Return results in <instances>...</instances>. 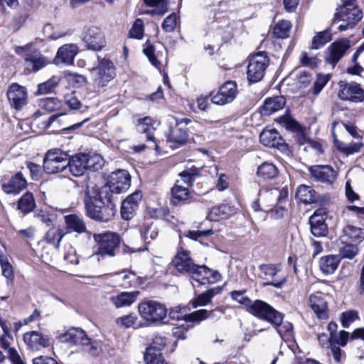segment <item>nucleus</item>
<instances>
[{
  "label": "nucleus",
  "mask_w": 364,
  "mask_h": 364,
  "mask_svg": "<svg viewBox=\"0 0 364 364\" xmlns=\"http://www.w3.org/2000/svg\"><path fill=\"white\" fill-rule=\"evenodd\" d=\"M86 215L91 219L107 223L116 213V205L106 191L97 190L85 199Z\"/></svg>",
  "instance_id": "obj_1"
},
{
  "label": "nucleus",
  "mask_w": 364,
  "mask_h": 364,
  "mask_svg": "<svg viewBox=\"0 0 364 364\" xmlns=\"http://www.w3.org/2000/svg\"><path fill=\"white\" fill-rule=\"evenodd\" d=\"M242 305L245 306L249 313L253 316L265 320L276 326L282 324L284 316L282 313L275 310L267 302L257 299H242Z\"/></svg>",
  "instance_id": "obj_2"
},
{
  "label": "nucleus",
  "mask_w": 364,
  "mask_h": 364,
  "mask_svg": "<svg viewBox=\"0 0 364 364\" xmlns=\"http://www.w3.org/2000/svg\"><path fill=\"white\" fill-rule=\"evenodd\" d=\"M141 317L148 325L165 323L167 309L163 304L154 300H145L138 305Z\"/></svg>",
  "instance_id": "obj_3"
},
{
  "label": "nucleus",
  "mask_w": 364,
  "mask_h": 364,
  "mask_svg": "<svg viewBox=\"0 0 364 364\" xmlns=\"http://www.w3.org/2000/svg\"><path fill=\"white\" fill-rule=\"evenodd\" d=\"M69 154L60 149H50L43 159V169L49 174L62 172L68 168Z\"/></svg>",
  "instance_id": "obj_4"
},
{
  "label": "nucleus",
  "mask_w": 364,
  "mask_h": 364,
  "mask_svg": "<svg viewBox=\"0 0 364 364\" xmlns=\"http://www.w3.org/2000/svg\"><path fill=\"white\" fill-rule=\"evenodd\" d=\"M15 51L24 58V66L29 72H38L48 63L39 51L33 48L32 44L16 46Z\"/></svg>",
  "instance_id": "obj_5"
},
{
  "label": "nucleus",
  "mask_w": 364,
  "mask_h": 364,
  "mask_svg": "<svg viewBox=\"0 0 364 364\" xmlns=\"http://www.w3.org/2000/svg\"><path fill=\"white\" fill-rule=\"evenodd\" d=\"M91 75L95 85L105 87L116 76L114 63L108 58L98 57V63L92 69Z\"/></svg>",
  "instance_id": "obj_6"
},
{
  "label": "nucleus",
  "mask_w": 364,
  "mask_h": 364,
  "mask_svg": "<svg viewBox=\"0 0 364 364\" xmlns=\"http://www.w3.org/2000/svg\"><path fill=\"white\" fill-rule=\"evenodd\" d=\"M94 240L97 244V252L102 256L113 257L121 242V237L114 232L95 234Z\"/></svg>",
  "instance_id": "obj_7"
},
{
  "label": "nucleus",
  "mask_w": 364,
  "mask_h": 364,
  "mask_svg": "<svg viewBox=\"0 0 364 364\" xmlns=\"http://www.w3.org/2000/svg\"><path fill=\"white\" fill-rule=\"evenodd\" d=\"M269 59L264 52H259L249 60L247 79L250 82H257L262 80L269 65Z\"/></svg>",
  "instance_id": "obj_8"
},
{
  "label": "nucleus",
  "mask_w": 364,
  "mask_h": 364,
  "mask_svg": "<svg viewBox=\"0 0 364 364\" xmlns=\"http://www.w3.org/2000/svg\"><path fill=\"white\" fill-rule=\"evenodd\" d=\"M130 185L131 177L128 171L119 170L111 174L108 184L101 187L99 191H106L107 196L112 198V193H122L127 191Z\"/></svg>",
  "instance_id": "obj_9"
},
{
  "label": "nucleus",
  "mask_w": 364,
  "mask_h": 364,
  "mask_svg": "<svg viewBox=\"0 0 364 364\" xmlns=\"http://www.w3.org/2000/svg\"><path fill=\"white\" fill-rule=\"evenodd\" d=\"M172 264L177 272L183 275H188L191 279H193L198 266L193 262L190 251L184 250L183 247L178 250L177 254L172 259Z\"/></svg>",
  "instance_id": "obj_10"
},
{
  "label": "nucleus",
  "mask_w": 364,
  "mask_h": 364,
  "mask_svg": "<svg viewBox=\"0 0 364 364\" xmlns=\"http://www.w3.org/2000/svg\"><path fill=\"white\" fill-rule=\"evenodd\" d=\"M237 85L235 81L228 80L224 82L217 92L210 93V100L213 104L225 105L231 103L237 95Z\"/></svg>",
  "instance_id": "obj_11"
},
{
  "label": "nucleus",
  "mask_w": 364,
  "mask_h": 364,
  "mask_svg": "<svg viewBox=\"0 0 364 364\" xmlns=\"http://www.w3.org/2000/svg\"><path fill=\"white\" fill-rule=\"evenodd\" d=\"M338 85L340 90L338 96L341 100L353 102L364 101V89L360 84L355 82L340 81Z\"/></svg>",
  "instance_id": "obj_12"
},
{
  "label": "nucleus",
  "mask_w": 364,
  "mask_h": 364,
  "mask_svg": "<svg viewBox=\"0 0 364 364\" xmlns=\"http://www.w3.org/2000/svg\"><path fill=\"white\" fill-rule=\"evenodd\" d=\"M6 95L11 107L16 110H21L27 104V90L25 87L17 83H13L9 87Z\"/></svg>",
  "instance_id": "obj_13"
},
{
  "label": "nucleus",
  "mask_w": 364,
  "mask_h": 364,
  "mask_svg": "<svg viewBox=\"0 0 364 364\" xmlns=\"http://www.w3.org/2000/svg\"><path fill=\"white\" fill-rule=\"evenodd\" d=\"M311 178L315 181L331 185L336 179L337 173L329 165H314L309 168Z\"/></svg>",
  "instance_id": "obj_14"
},
{
  "label": "nucleus",
  "mask_w": 364,
  "mask_h": 364,
  "mask_svg": "<svg viewBox=\"0 0 364 364\" xmlns=\"http://www.w3.org/2000/svg\"><path fill=\"white\" fill-rule=\"evenodd\" d=\"M165 134L170 146L173 149L184 145L188 137L186 129L184 126H179V124H173L170 123L168 129Z\"/></svg>",
  "instance_id": "obj_15"
},
{
  "label": "nucleus",
  "mask_w": 364,
  "mask_h": 364,
  "mask_svg": "<svg viewBox=\"0 0 364 364\" xmlns=\"http://www.w3.org/2000/svg\"><path fill=\"white\" fill-rule=\"evenodd\" d=\"M141 191H135L128 196L122 203L120 213L124 220H129L134 218L141 200Z\"/></svg>",
  "instance_id": "obj_16"
},
{
  "label": "nucleus",
  "mask_w": 364,
  "mask_h": 364,
  "mask_svg": "<svg viewBox=\"0 0 364 364\" xmlns=\"http://www.w3.org/2000/svg\"><path fill=\"white\" fill-rule=\"evenodd\" d=\"M348 41L346 40L333 42L326 50L325 61L334 67L344 55L349 48Z\"/></svg>",
  "instance_id": "obj_17"
},
{
  "label": "nucleus",
  "mask_w": 364,
  "mask_h": 364,
  "mask_svg": "<svg viewBox=\"0 0 364 364\" xmlns=\"http://www.w3.org/2000/svg\"><path fill=\"white\" fill-rule=\"evenodd\" d=\"M82 40L90 50H100L105 46V36L97 27L87 29L83 33Z\"/></svg>",
  "instance_id": "obj_18"
},
{
  "label": "nucleus",
  "mask_w": 364,
  "mask_h": 364,
  "mask_svg": "<svg viewBox=\"0 0 364 364\" xmlns=\"http://www.w3.org/2000/svg\"><path fill=\"white\" fill-rule=\"evenodd\" d=\"M259 141L265 146L277 148L282 151L285 150L287 146L279 133L274 129H264L259 135Z\"/></svg>",
  "instance_id": "obj_19"
},
{
  "label": "nucleus",
  "mask_w": 364,
  "mask_h": 364,
  "mask_svg": "<svg viewBox=\"0 0 364 364\" xmlns=\"http://www.w3.org/2000/svg\"><path fill=\"white\" fill-rule=\"evenodd\" d=\"M363 18V12L357 6L345 8V10L340 14V20L345 23L338 27L341 31H346L353 28Z\"/></svg>",
  "instance_id": "obj_20"
},
{
  "label": "nucleus",
  "mask_w": 364,
  "mask_h": 364,
  "mask_svg": "<svg viewBox=\"0 0 364 364\" xmlns=\"http://www.w3.org/2000/svg\"><path fill=\"white\" fill-rule=\"evenodd\" d=\"M323 213V210H317L309 218L311 232L315 237H324L328 233Z\"/></svg>",
  "instance_id": "obj_21"
},
{
  "label": "nucleus",
  "mask_w": 364,
  "mask_h": 364,
  "mask_svg": "<svg viewBox=\"0 0 364 364\" xmlns=\"http://www.w3.org/2000/svg\"><path fill=\"white\" fill-rule=\"evenodd\" d=\"M309 303L318 319L326 320L328 318L327 301L321 293L311 294L309 296Z\"/></svg>",
  "instance_id": "obj_22"
},
{
  "label": "nucleus",
  "mask_w": 364,
  "mask_h": 364,
  "mask_svg": "<svg viewBox=\"0 0 364 364\" xmlns=\"http://www.w3.org/2000/svg\"><path fill=\"white\" fill-rule=\"evenodd\" d=\"M27 181L21 171L13 176L8 183L2 184L3 191L6 194H18L22 190L26 188Z\"/></svg>",
  "instance_id": "obj_23"
},
{
  "label": "nucleus",
  "mask_w": 364,
  "mask_h": 364,
  "mask_svg": "<svg viewBox=\"0 0 364 364\" xmlns=\"http://www.w3.org/2000/svg\"><path fill=\"white\" fill-rule=\"evenodd\" d=\"M23 341L29 348L36 350L48 347L50 345L49 338L36 331L24 333Z\"/></svg>",
  "instance_id": "obj_24"
},
{
  "label": "nucleus",
  "mask_w": 364,
  "mask_h": 364,
  "mask_svg": "<svg viewBox=\"0 0 364 364\" xmlns=\"http://www.w3.org/2000/svg\"><path fill=\"white\" fill-rule=\"evenodd\" d=\"M78 48L75 44L63 45L58 50L55 60L57 64L61 63L65 65H71L73 63Z\"/></svg>",
  "instance_id": "obj_25"
},
{
  "label": "nucleus",
  "mask_w": 364,
  "mask_h": 364,
  "mask_svg": "<svg viewBox=\"0 0 364 364\" xmlns=\"http://www.w3.org/2000/svg\"><path fill=\"white\" fill-rule=\"evenodd\" d=\"M171 203L178 205L190 203L192 201L191 193L187 188L176 184L171 191Z\"/></svg>",
  "instance_id": "obj_26"
},
{
  "label": "nucleus",
  "mask_w": 364,
  "mask_h": 364,
  "mask_svg": "<svg viewBox=\"0 0 364 364\" xmlns=\"http://www.w3.org/2000/svg\"><path fill=\"white\" fill-rule=\"evenodd\" d=\"M85 160V154H77L72 157L69 156V164H68V168L73 176L77 177L83 175L87 169Z\"/></svg>",
  "instance_id": "obj_27"
},
{
  "label": "nucleus",
  "mask_w": 364,
  "mask_h": 364,
  "mask_svg": "<svg viewBox=\"0 0 364 364\" xmlns=\"http://www.w3.org/2000/svg\"><path fill=\"white\" fill-rule=\"evenodd\" d=\"M152 119L149 117H145L139 119L137 123L138 132L146 134V141L151 142L154 145V149L156 151H159V146L156 142L154 136V129L151 127Z\"/></svg>",
  "instance_id": "obj_28"
},
{
  "label": "nucleus",
  "mask_w": 364,
  "mask_h": 364,
  "mask_svg": "<svg viewBox=\"0 0 364 364\" xmlns=\"http://www.w3.org/2000/svg\"><path fill=\"white\" fill-rule=\"evenodd\" d=\"M286 104V100L283 96H277L265 100L261 107L260 112L262 115L269 116L272 114L282 109Z\"/></svg>",
  "instance_id": "obj_29"
},
{
  "label": "nucleus",
  "mask_w": 364,
  "mask_h": 364,
  "mask_svg": "<svg viewBox=\"0 0 364 364\" xmlns=\"http://www.w3.org/2000/svg\"><path fill=\"white\" fill-rule=\"evenodd\" d=\"M296 198L305 204L316 203L319 201L320 196L311 186L301 185L296 193Z\"/></svg>",
  "instance_id": "obj_30"
},
{
  "label": "nucleus",
  "mask_w": 364,
  "mask_h": 364,
  "mask_svg": "<svg viewBox=\"0 0 364 364\" xmlns=\"http://www.w3.org/2000/svg\"><path fill=\"white\" fill-rule=\"evenodd\" d=\"M139 291L122 292L119 294L112 296L110 301L117 309L129 306L136 301Z\"/></svg>",
  "instance_id": "obj_31"
},
{
  "label": "nucleus",
  "mask_w": 364,
  "mask_h": 364,
  "mask_svg": "<svg viewBox=\"0 0 364 364\" xmlns=\"http://www.w3.org/2000/svg\"><path fill=\"white\" fill-rule=\"evenodd\" d=\"M340 261L337 255H326L319 259V267L323 274H333L338 269Z\"/></svg>",
  "instance_id": "obj_32"
},
{
  "label": "nucleus",
  "mask_w": 364,
  "mask_h": 364,
  "mask_svg": "<svg viewBox=\"0 0 364 364\" xmlns=\"http://www.w3.org/2000/svg\"><path fill=\"white\" fill-rule=\"evenodd\" d=\"M65 341L70 342L75 345L82 346L88 342V337L86 333L81 328H72L69 329L64 335Z\"/></svg>",
  "instance_id": "obj_33"
},
{
  "label": "nucleus",
  "mask_w": 364,
  "mask_h": 364,
  "mask_svg": "<svg viewBox=\"0 0 364 364\" xmlns=\"http://www.w3.org/2000/svg\"><path fill=\"white\" fill-rule=\"evenodd\" d=\"M223 288L220 287H214L206 291L198 294L193 301V306L196 308L199 306H205L211 301L213 296L222 292Z\"/></svg>",
  "instance_id": "obj_34"
},
{
  "label": "nucleus",
  "mask_w": 364,
  "mask_h": 364,
  "mask_svg": "<svg viewBox=\"0 0 364 364\" xmlns=\"http://www.w3.org/2000/svg\"><path fill=\"white\" fill-rule=\"evenodd\" d=\"M166 344V338L165 336H156L152 341L149 347L146 350L144 355H148L149 357H159L163 356L161 353L162 349Z\"/></svg>",
  "instance_id": "obj_35"
},
{
  "label": "nucleus",
  "mask_w": 364,
  "mask_h": 364,
  "mask_svg": "<svg viewBox=\"0 0 364 364\" xmlns=\"http://www.w3.org/2000/svg\"><path fill=\"white\" fill-rule=\"evenodd\" d=\"M331 41V29L328 28L323 31L316 33L313 37L310 49L318 50Z\"/></svg>",
  "instance_id": "obj_36"
},
{
  "label": "nucleus",
  "mask_w": 364,
  "mask_h": 364,
  "mask_svg": "<svg viewBox=\"0 0 364 364\" xmlns=\"http://www.w3.org/2000/svg\"><path fill=\"white\" fill-rule=\"evenodd\" d=\"M65 220L68 232L75 231L77 233H82L86 231L84 221L76 215H66Z\"/></svg>",
  "instance_id": "obj_37"
},
{
  "label": "nucleus",
  "mask_w": 364,
  "mask_h": 364,
  "mask_svg": "<svg viewBox=\"0 0 364 364\" xmlns=\"http://www.w3.org/2000/svg\"><path fill=\"white\" fill-rule=\"evenodd\" d=\"M35 207V200L33 194L30 192L23 194L18 200V209L23 214L31 213Z\"/></svg>",
  "instance_id": "obj_38"
},
{
  "label": "nucleus",
  "mask_w": 364,
  "mask_h": 364,
  "mask_svg": "<svg viewBox=\"0 0 364 364\" xmlns=\"http://www.w3.org/2000/svg\"><path fill=\"white\" fill-rule=\"evenodd\" d=\"M66 232L58 227L48 230L45 235V240L48 244L53 245L55 248L59 247L60 242Z\"/></svg>",
  "instance_id": "obj_39"
},
{
  "label": "nucleus",
  "mask_w": 364,
  "mask_h": 364,
  "mask_svg": "<svg viewBox=\"0 0 364 364\" xmlns=\"http://www.w3.org/2000/svg\"><path fill=\"white\" fill-rule=\"evenodd\" d=\"M278 169L272 163L264 162L257 168L258 176L264 179H272L278 175Z\"/></svg>",
  "instance_id": "obj_40"
},
{
  "label": "nucleus",
  "mask_w": 364,
  "mask_h": 364,
  "mask_svg": "<svg viewBox=\"0 0 364 364\" xmlns=\"http://www.w3.org/2000/svg\"><path fill=\"white\" fill-rule=\"evenodd\" d=\"M212 269L205 265H198L194 274L193 280L197 282L200 285H205L210 284V275Z\"/></svg>",
  "instance_id": "obj_41"
},
{
  "label": "nucleus",
  "mask_w": 364,
  "mask_h": 364,
  "mask_svg": "<svg viewBox=\"0 0 364 364\" xmlns=\"http://www.w3.org/2000/svg\"><path fill=\"white\" fill-rule=\"evenodd\" d=\"M259 269L262 274L261 277L264 280L273 279L281 271L280 265L274 264H262L259 266Z\"/></svg>",
  "instance_id": "obj_42"
},
{
  "label": "nucleus",
  "mask_w": 364,
  "mask_h": 364,
  "mask_svg": "<svg viewBox=\"0 0 364 364\" xmlns=\"http://www.w3.org/2000/svg\"><path fill=\"white\" fill-rule=\"evenodd\" d=\"M259 196L262 197L263 202L267 203V208H269L267 210H271L281 197V194H279L277 191H259Z\"/></svg>",
  "instance_id": "obj_43"
},
{
  "label": "nucleus",
  "mask_w": 364,
  "mask_h": 364,
  "mask_svg": "<svg viewBox=\"0 0 364 364\" xmlns=\"http://www.w3.org/2000/svg\"><path fill=\"white\" fill-rule=\"evenodd\" d=\"M291 23L289 21L282 20L275 24L273 33L277 38H284L289 36Z\"/></svg>",
  "instance_id": "obj_44"
},
{
  "label": "nucleus",
  "mask_w": 364,
  "mask_h": 364,
  "mask_svg": "<svg viewBox=\"0 0 364 364\" xmlns=\"http://www.w3.org/2000/svg\"><path fill=\"white\" fill-rule=\"evenodd\" d=\"M158 228L153 223L145 224L141 230V235L145 243L148 244L158 236Z\"/></svg>",
  "instance_id": "obj_45"
},
{
  "label": "nucleus",
  "mask_w": 364,
  "mask_h": 364,
  "mask_svg": "<svg viewBox=\"0 0 364 364\" xmlns=\"http://www.w3.org/2000/svg\"><path fill=\"white\" fill-rule=\"evenodd\" d=\"M343 232L346 235L353 241L361 242L364 239V229L351 225H346Z\"/></svg>",
  "instance_id": "obj_46"
},
{
  "label": "nucleus",
  "mask_w": 364,
  "mask_h": 364,
  "mask_svg": "<svg viewBox=\"0 0 364 364\" xmlns=\"http://www.w3.org/2000/svg\"><path fill=\"white\" fill-rule=\"evenodd\" d=\"M58 84V80L53 77L48 80L38 84L37 95H44L52 92Z\"/></svg>",
  "instance_id": "obj_47"
},
{
  "label": "nucleus",
  "mask_w": 364,
  "mask_h": 364,
  "mask_svg": "<svg viewBox=\"0 0 364 364\" xmlns=\"http://www.w3.org/2000/svg\"><path fill=\"white\" fill-rule=\"evenodd\" d=\"M341 258L352 259L358 253L357 245L353 244H345L339 250Z\"/></svg>",
  "instance_id": "obj_48"
},
{
  "label": "nucleus",
  "mask_w": 364,
  "mask_h": 364,
  "mask_svg": "<svg viewBox=\"0 0 364 364\" xmlns=\"http://www.w3.org/2000/svg\"><path fill=\"white\" fill-rule=\"evenodd\" d=\"M359 318L358 313L355 310L343 312L341 315V321L343 328H348L350 325Z\"/></svg>",
  "instance_id": "obj_49"
},
{
  "label": "nucleus",
  "mask_w": 364,
  "mask_h": 364,
  "mask_svg": "<svg viewBox=\"0 0 364 364\" xmlns=\"http://www.w3.org/2000/svg\"><path fill=\"white\" fill-rule=\"evenodd\" d=\"M41 106L45 110L51 112L61 107V102L56 97H48L42 100Z\"/></svg>",
  "instance_id": "obj_50"
},
{
  "label": "nucleus",
  "mask_w": 364,
  "mask_h": 364,
  "mask_svg": "<svg viewBox=\"0 0 364 364\" xmlns=\"http://www.w3.org/2000/svg\"><path fill=\"white\" fill-rule=\"evenodd\" d=\"M144 34V24L143 21L140 18H137L132 28L129 32V37L136 39H141Z\"/></svg>",
  "instance_id": "obj_51"
},
{
  "label": "nucleus",
  "mask_w": 364,
  "mask_h": 364,
  "mask_svg": "<svg viewBox=\"0 0 364 364\" xmlns=\"http://www.w3.org/2000/svg\"><path fill=\"white\" fill-rule=\"evenodd\" d=\"M136 320V315L134 313H131L129 314L117 318L116 319V323L119 327L128 328L134 326Z\"/></svg>",
  "instance_id": "obj_52"
},
{
  "label": "nucleus",
  "mask_w": 364,
  "mask_h": 364,
  "mask_svg": "<svg viewBox=\"0 0 364 364\" xmlns=\"http://www.w3.org/2000/svg\"><path fill=\"white\" fill-rule=\"evenodd\" d=\"M177 16L175 13H172L166 16L161 24L163 31L166 33L173 32L176 27Z\"/></svg>",
  "instance_id": "obj_53"
},
{
  "label": "nucleus",
  "mask_w": 364,
  "mask_h": 364,
  "mask_svg": "<svg viewBox=\"0 0 364 364\" xmlns=\"http://www.w3.org/2000/svg\"><path fill=\"white\" fill-rule=\"evenodd\" d=\"M65 103L71 110H78L82 107L75 92L65 95Z\"/></svg>",
  "instance_id": "obj_54"
},
{
  "label": "nucleus",
  "mask_w": 364,
  "mask_h": 364,
  "mask_svg": "<svg viewBox=\"0 0 364 364\" xmlns=\"http://www.w3.org/2000/svg\"><path fill=\"white\" fill-rule=\"evenodd\" d=\"M199 175L200 172L197 168L184 170L179 173V176L182 178L183 181L189 186L193 185L195 177Z\"/></svg>",
  "instance_id": "obj_55"
},
{
  "label": "nucleus",
  "mask_w": 364,
  "mask_h": 364,
  "mask_svg": "<svg viewBox=\"0 0 364 364\" xmlns=\"http://www.w3.org/2000/svg\"><path fill=\"white\" fill-rule=\"evenodd\" d=\"M229 207L226 205H221L218 207L213 208L210 212V220H218L227 216V210Z\"/></svg>",
  "instance_id": "obj_56"
},
{
  "label": "nucleus",
  "mask_w": 364,
  "mask_h": 364,
  "mask_svg": "<svg viewBox=\"0 0 364 364\" xmlns=\"http://www.w3.org/2000/svg\"><path fill=\"white\" fill-rule=\"evenodd\" d=\"M82 350L89 353L92 356L97 355L100 352H101V349L99 346V343L96 341H92L90 338H88V342L87 343H83L82 345Z\"/></svg>",
  "instance_id": "obj_57"
},
{
  "label": "nucleus",
  "mask_w": 364,
  "mask_h": 364,
  "mask_svg": "<svg viewBox=\"0 0 364 364\" xmlns=\"http://www.w3.org/2000/svg\"><path fill=\"white\" fill-rule=\"evenodd\" d=\"M211 312L206 309H200L193 311L186 316V320L188 321H201L205 320L209 316Z\"/></svg>",
  "instance_id": "obj_58"
},
{
  "label": "nucleus",
  "mask_w": 364,
  "mask_h": 364,
  "mask_svg": "<svg viewBox=\"0 0 364 364\" xmlns=\"http://www.w3.org/2000/svg\"><path fill=\"white\" fill-rule=\"evenodd\" d=\"M213 231L211 229L207 230H188L184 233V236L193 240H199L200 238L211 236Z\"/></svg>",
  "instance_id": "obj_59"
},
{
  "label": "nucleus",
  "mask_w": 364,
  "mask_h": 364,
  "mask_svg": "<svg viewBox=\"0 0 364 364\" xmlns=\"http://www.w3.org/2000/svg\"><path fill=\"white\" fill-rule=\"evenodd\" d=\"M102 159L100 156H89L86 154L85 165L87 169H92L93 171L98 170L101 168Z\"/></svg>",
  "instance_id": "obj_60"
},
{
  "label": "nucleus",
  "mask_w": 364,
  "mask_h": 364,
  "mask_svg": "<svg viewBox=\"0 0 364 364\" xmlns=\"http://www.w3.org/2000/svg\"><path fill=\"white\" fill-rule=\"evenodd\" d=\"M144 55L148 58L149 62L156 68L160 65V62L158 60L154 54L155 48L151 44H146V46L143 49Z\"/></svg>",
  "instance_id": "obj_61"
},
{
  "label": "nucleus",
  "mask_w": 364,
  "mask_h": 364,
  "mask_svg": "<svg viewBox=\"0 0 364 364\" xmlns=\"http://www.w3.org/2000/svg\"><path fill=\"white\" fill-rule=\"evenodd\" d=\"M319 63L318 58L316 56L309 57L306 52L302 53L301 57V63L304 66L311 68H316Z\"/></svg>",
  "instance_id": "obj_62"
},
{
  "label": "nucleus",
  "mask_w": 364,
  "mask_h": 364,
  "mask_svg": "<svg viewBox=\"0 0 364 364\" xmlns=\"http://www.w3.org/2000/svg\"><path fill=\"white\" fill-rule=\"evenodd\" d=\"M27 168L30 171L32 179L38 181L41 176V167L40 165L33 162L26 163Z\"/></svg>",
  "instance_id": "obj_63"
},
{
  "label": "nucleus",
  "mask_w": 364,
  "mask_h": 364,
  "mask_svg": "<svg viewBox=\"0 0 364 364\" xmlns=\"http://www.w3.org/2000/svg\"><path fill=\"white\" fill-rule=\"evenodd\" d=\"M328 81V78L326 76L318 75V78L314 83L312 92L314 95H318L324 87Z\"/></svg>",
  "instance_id": "obj_64"
}]
</instances>
